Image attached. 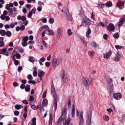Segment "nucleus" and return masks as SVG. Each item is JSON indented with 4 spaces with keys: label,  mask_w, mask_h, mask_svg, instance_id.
Returning <instances> with one entry per match:
<instances>
[{
    "label": "nucleus",
    "mask_w": 125,
    "mask_h": 125,
    "mask_svg": "<svg viewBox=\"0 0 125 125\" xmlns=\"http://www.w3.org/2000/svg\"><path fill=\"white\" fill-rule=\"evenodd\" d=\"M90 20L86 17H83L82 20V24L80 25L81 27L83 26L86 27H88V29L86 33V37H88L91 33V30L89 26L90 25Z\"/></svg>",
    "instance_id": "f257e3e1"
},
{
    "label": "nucleus",
    "mask_w": 125,
    "mask_h": 125,
    "mask_svg": "<svg viewBox=\"0 0 125 125\" xmlns=\"http://www.w3.org/2000/svg\"><path fill=\"white\" fill-rule=\"evenodd\" d=\"M92 78L90 77H83L82 81L83 84L85 86L88 87L90 86L93 81Z\"/></svg>",
    "instance_id": "f03ea898"
},
{
    "label": "nucleus",
    "mask_w": 125,
    "mask_h": 125,
    "mask_svg": "<svg viewBox=\"0 0 125 125\" xmlns=\"http://www.w3.org/2000/svg\"><path fill=\"white\" fill-rule=\"evenodd\" d=\"M62 82L63 84L68 83L69 81V78L67 73L64 71H62Z\"/></svg>",
    "instance_id": "7ed1b4c3"
},
{
    "label": "nucleus",
    "mask_w": 125,
    "mask_h": 125,
    "mask_svg": "<svg viewBox=\"0 0 125 125\" xmlns=\"http://www.w3.org/2000/svg\"><path fill=\"white\" fill-rule=\"evenodd\" d=\"M62 61V59L59 57L54 58L52 60V66L53 67L58 66Z\"/></svg>",
    "instance_id": "20e7f679"
},
{
    "label": "nucleus",
    "mask_w": 125,
    "mask_h": 125,
    "mask_svg": "<svg viewBox=\"0 0 125 125\" xmlns=\"http://www.w3.org/2000/svg\"><path fill=\"white\" fill-rule=\"evenodd\" d=\"M92 112L90 111H88L87 114V125H90L92 117Z\"/></svg>",
    "instance_id": "39448f33"
},
{
    "label": "nucleus",
    "mask_w": 125,
    "mask_h": 125,
    "mask_svg": "<svg viewBox=\"0 0 125 125\" xmlns=\"http://www.w3.org/2000/svg\"><path fill=\"white\" fill-rule=\"evenodd\" d=\"M125 21V16L120 18L119 19V21L116 24L117 25V27H118V28H120V27L123 25Z\"/></svg>",
    "instance_id": "423d86ee"
},
{
    "label": "nucleus",
    "mask_w": 125,
    "mask_h": 125,
    "mask_svg": "<svg viewBox=\"0 0 125 125\" xmlns=\"http://www.w3.org/2000/svg\"><path fill=\"white\" fill-rule=\"evenodd\" d=\"M12 55L13 56L12 59L13 60H15L16 58L19 59L21 57L20 55L18 53H17L16 51H14L12 53Z\"/></svg>",
    "instance_id": "0eeeda50"
},
{
    "label": "nucleus",
    "mask_w": 125,
    "mask_h": 125,
    "mask_svg": "<svg viewBox=\"0 0 125 125\" xmlns=\"http://www.w3.org/2000/svg\"><path fill=\"white\" fill-rule=\"evenodd\" d=\"M84 120L83 116V113L82 112L80 113L79 119V125H83Z\"/></svg>",
    "instance_id": "6e6552de"
},
{
    "label": "nucleus",
    "mask_w": 125,
    "mask_h": 125,
    "mask_svg": "<svg viewBox=\"0 0 125 125\" xmlns=\"http://www.w3.org/2000/svg\"><path fill=\"white\" fill-rule=\"evenodd\" d=\"M107 29L109 31H113L115 30V27L113 24L110 23L108 25Z\"/></svg>",
    "instance_id": "1a4fd4ad"
},
{
    "label": "nucleus",
    "mask_w": 125,
    "mask_h": 125,
    "mask_svg": "<svg viewBox=\"0 0 125 125\" xmlns=\"http://www.w3.org/2000/svg\"><path fill=\"white\" fill-rule=\"evenodd\" d=\"M113 97L116 100H119L122 97V95L120 93H116L114 94Z\"/></svg>",
    "instance_id": "9d476101"
},
{
    "label": "nucleus",
    "mask_w": 125,
    "mask_h": 125,
    "mask_svg": "<svg viewBox=\"0 0 125 125\" xmlns=\"http://www.w3.org/2000/svg\"><path fill=\"white\" fill-rule=\"evenodd\" d=\"M0 53L3 54L7 56H8L9 55V52L5 48L0 50Z\"/></svg>",
    "instance_id": "9b49d317"
},
{
    "label": "nucleus",
    "mask_w": 125,
    "mask_h": 125,
    "mask_svg": "<svg viewBox=\"0 0 125 125\" xmlns=\"http://www.w3.org/2000/svg\"><path fill=\"white\" fill-rule=\"evenodd\" d=\"M61 11L63 14L65 16H68L69 14L68 10L66 7H63V9Z\"/></svg>",
    "instance_id": "f8f14e48"
},
{
    "label": "nucleus",
    "mask_w": 125,
    "mask_h": 125,
    "mask_svg": "<svg viewBox=\"0 0 125 125\" xmlns=\"http://www.w3.org/2000/svg\"><path fill=\"white\" fill-rule=\"evenodd\" d=\"M112 54V52L111 50L108 52H106L105 53L103 54V57L104 58L106 59H109Z\"/></svg>",
    "instance_id": "ddd939ff"
},
{
    "label": "nucleus",
    "mask_w": 125,
    "mask_h": 125,
    "mask_svg": "<svg viewBox=\"0 0 125 125\" xmlns=\"http://www.w3.org/2000/svg\"><path fill=\"white\" fill-rule=\"evenodd\" d=\"M36 9L35 8H33L30 11L27 15V17L28 18H30L32 15V14H35L36 11Z\"/></svg>",
    "instance_id": "4468645a"
},
{
    "label": "nucleus",
    "mask_w": 125,
    "mask_h": 125,
    "mask_svg": "<svg viewBox=\"0 0 125 125\" xmlns=\"http://www.w3.org/2000/svg\"><path fill=\"white\" fill-rule=\"evenodd\" d=\"M125 1L123 2L121 0H119L117 3L116 6L121 9L123 8H121L120 7L123 6L124 5Z\"/></svg>",
    "instance_id": "2eb2a0df"
},
{
    "label": "nucleus",
    "mask_w": 125,
    "mask_h": 125,
    "mask_svg": "<svg viewBox=\"0 0 125 125\" xmlns=\"http://www.w3.org/2000/svg\"><path fill=\"white\" fill-rule=\"evenodd\" d=\"M8 11L9 12V15L12 17H14L16 15V13L12 10V8H10Z\"/></svg>",
    "instance_id": "dca6fc26"
},
{
    "label": "nucleus",
    "mask_w": 125,
    "mask_h": 125,
    "mask_svg": "<svg viewBox=\"0 0 125 125\" xmlns=\"http://www.w3.org/2000/svg\"><path fill=\"white\" fill-rule=\"evenodd\" d=\"M91 45L94 47L95 49L99 47L98 45L95 42H91L90 43Z\"/></svg>",
    "instance_id": "f3484780"
},
{
    "label": "nucleus",
    "mask_w": 125,
    "mask_h": 125,
    "mask_svg": "<svg viewBox=\"0 0 125 125\" xmlns=\"http://www.w3.org/2000/svg\"><path fill=\"white\" fill-rule=\"evenodd\" d=\"M58 101V99L57 96H54V108L56 110L57 109V102Z\"/></svg>",
    "instance_id": "a211bd4d"
},
{
    "label": "nucleus",
    "mask_w": 125,
    "mask_h": 125,
    "mask_svg": "<svg viewBox=\"0 0 125 125\" xmlns=\"http://www.w3.org/2000/svg\"><path fill=\"white\" fill-rule=\"evenodd\" d=\"M65 119V116H63L61 115L58 120L59 123H60L61 122L64 121Z\"/></svg>",
    "instance_id": "6ab92c4d"
},
{
    "label": "nucleus",
    "mask_w": 125,
    "mask_h": 125,
    "mask_svg": "<svg viewBox=\"0 0 125 125\" xmlns=\"http://www.w3.org/2000/svg\"><path fill=\"white\" fill-rule=\"evenodd\" d=\"M121 57L120 55L118 53L116 54L114 59V61L115 62H118L119 61V58Z\"/></svg>",
    "instance_id": "aec40b11"
},
{
    "label": "nucleus",
    "mask_w": 125,
    "mask_h": 125,
    "mask_svg": "<svg viewBox=\"0 0 125 125\" xmlns=\"http://www.w3.org/2000/svg\"><path fill=\"white\" fill-rule=\"evenodd\" d=\"M44 32L49 35H54V33L53 31H52L50 30L47 29L44 31Z\"/></svg>",
    "instance_id": "412c9836"
},
{
    "label": "nucleus",
    "mask_w": 125,
    "mask_h": 125,
    "mask_svg": "<svg viewBox=\"0 0 125 125\" xmlns=\"http://www.w3.org/2000/svg\"><path fill=\"white\" fill-rule=\"evenodd\" d=\"M34 100V98L32 96V95H30L29 99V103L30 105H31L32 103H33V101Z\"/></svg>",
    "instance_id": "4be33fe9"
},
{
    "label": "nucleus",
    "mask_w": 125,
    "mask_h": 125,
    "mask_svg": "<svg viewBox=\"0 0 125 125\" xmlns=\"http://www.w3.org/2000/svg\"><path fill=\"white\" fill-rule=\"evenodd\" d=\"M3 38H0V47H1L4 45V43L3 42Z\"/></svg>",
    "instance_id": "5701e85b"
},
{
    "label": "nucleus",
    "mask_w": 125,
    "mask_h": 125,
    "mask_svg": "<svg viewBox=\"0 0 125 125\" xmlns=\"http://www.w3.org/2000/svg\"><path fill=\"white\" fill-rule=\"evenodd\" d=\"M62 31L60 27L58 28L55 31V34H62Z\"/></svg>",
    "instance_id": "b1692460"
},
{
    "label": "nucleus",
    "mask_w": 125,
    "mask_h": 125,
    "mask_svg": "<svg viewBox=\"0 0 125 125\" xmlns=\"http://www.w3.org/2000/svg\"><path fill=\"white\" fill-rule=\"evenodd\" d=\"M75 110L74 106V105H73V108L72 110L71 114L72 116L73 117H74L75 116Z\"/></svg>",
    "instance_id": "393cba45"
},
{
    "label": "nucleus",
    "mask_w": 125,
    "mask_h": 125,
    "mask_svg": "<svg viewBox=\"0 0 125 125\" xmlns=\"http://www.w3.org/2000/svg\"><path fill=\"white\" fill-rule=\"evenodd\" d=\"M15 108L17 110H19L23 108V106L21 105L16 104L15 105Z\"/></svg>",
    "instance_id": "a878e982"
},
{
    "label": "nucleus",
    "mask_w": 125,
    "mask_h": 125,
    "mask_svg": "<svg viewBox=\"0 0 125 125\" xmlns=\"http://www.w3.org/2000/svg\"><path fill=\"white\" fill-rule=\"evenodd\" d=\"M67 109L65 108L62 111V114L61 115L63 116H65V115H66L67 112Z\"/></svg>",
    "instance_id": "bb28decb"
},
{
    "label": "nucleus",
    "mask_w": 125,
    "mask_h": 125,
    "mask_svg": "<svg viewBox=\"0 0 125 125\" xmlns=\"http://www.w3.org/2000/svg\"><path fill=\"white\" fill-rule=\"evenodd\" d=\"M98 4L99 7L102 9L104 8L105 5V4H104L101 2H99Z\"/></svg>",
    "instance_id": "cd10ccee"
},
{
    "label": "nucleus",
    "mask_w": 125,
    "mask_h": 125,
    "mask_svg": "<svg viewBox=\"0 0 125 125\" xmlns=\"http://www.w3.org/2000/svg\"><path fill=\"white\" fill-rule=\"evenodd\" d=\"M36 119L35 117H33L31 120L32 123L31 125H36Z\"/></svg>",
    "instance_id": "c85d7f7f"
},
{
    "label": "nucleus",
    "mask_w": 125,
    "mask_h": 125,
    "mask_svg": "<svg viewBox=\"0 0 125 125\" xmlns=\"http://www.w3.org/2000/svg\"><path fill=\"white\" fill-rule=\"evenodd\" d=\"M47 100L46 99H44L42 102V105L43 106H45L47 104Z\"/></svg>",
    "instance_id": "c756f323"
},
{
    "label": "nucleus",
    "mask_w": 125,
    "mask_h": 125,
    "mask_svg": "<svg viewBox=\"0 0 125 125\" xmlns=\"http://www.w3.org/2000/svg\"><path fill=\"white\" fill-rule=\"evenodd\" d=\"M52 114L51 113L50 114V117L49 120V125H52Z\"/></svg>",
    "instance_id": "7c9ffc66"
},
{
    "label": "nucleus",
    "mask_w": 125,
    "mask_h": 125,
    "mask_svg": "<svg viewBox=\"0 0 125 125\" xmlns=\"http://www.w3.org/2000/svg\"><path fill=\"white\" fill-rule=\"evenodd\" d=\"M45 74V73L44 72L41 71L38 73V76L39 77H42Z\"/></svg>",
    "instance_id": "2f4dec72"
},
{
    "label": "nucleus",
    "mask_w": 125,
    "mask_h": 125,
    "mask_svg": "<svg viewBox=\"0 0 125 125\" xmlns=\"http://www.w3.org/2000/svg\"><path fill=\"white\" fill-rule=\"evenodd\" d=\"M30 86L28 84L26 85V87L25 88V91L27 92H29L30 91Z\"/></svg>",
    "instance_id": "473e14b6"
},
{
    "label": "nucleus",
    "mask_w": 125,
    "mask_h": 125,
    "mask_svg": "<svg viewBox=\"0 0 125 125\" xmlns=\"http://www.w3.org/2000/svg\"><path fill=\"white\" fill-rule=\"evenodd\" d=\"M105 5L106 7H109L112 6V2L110 1H108L105 4Z\"/></svg>",
    "instance_id": "72a5a7b5"
},
{
    "label": "nucleus",
    "mask_w": 125,
    "mask_h": 125,
    "mask_svg": "<svg viewBox=\"0 0 125 125\" xmlns=\"http://www.w3.org/2000/svg\"><path fill=\"white\" fill-rule=\"evenodd\" d=\"M56 37L57 39H60L62 37V34H55Z\"/></svg>",
    "instance_id": "f704fd0d"
},
{
    "label": "nucleus",
    "mask_w": 125,
    "mask_h": 125,
    "mask_svg": "<svg viewBox=\"0 0 125 125\" xmlns=\"http://www.w3.org/2000/svg\"><path fill=\"white\" fill-rule=\"evenodd\" d=\"M94 52L92 51H89L88 52V54L90 56L93 57L94 53Z\"/></svg>",
    "instance_id": "c9c22d12"
},
{
    "label": "nucleus",
    "mask_w": 125,
    "mask_h": 125,
    "mask_svg": "<svg viewBox=\"0 0 125 125\" xmlns=\"http://www.w3.org/2000/svg\"><path fill=\"white\" fill-rule=\"evenodd\" d=\"M28 40V37L27 36H26L24 37H22V41L26 42Z\"/></svg>",
    "instance_id": "e433bc0d"
},
{
    "label": "nucleus",
    "mask_w": 125,
    "mask_h": 125,
    "mask_svg": "<svg viewBox=\"0 0 125 125\" xmlns=\"http://www.w3.org/2000/svg\"><path fill=\"white\" fill-rule=\"evenodd\" d=\"M71 121V118L70 117H68L67 118V120L66 121V123L65 124V125H66V124L67 125H69Z\"/></svg>",
    "instance_id": "4c0bfd02"
},
{
    "label": "nucleus",
    "mask_w": 125,
    "mask_h": 125,
    "mask_svg": "<svg viewBox=\"0 0 125 125\" xmlns=\"http://www.w3.org/2000/svg\"><path fill=\"white\" fill-rule=\"evenodd\" d=\"M6 32L4 30H1L0 31V34L2 36H5L6 35Z\"/></svg>",
    "instance_id": "58836bf2"
},
{
    "label": "nucleus",
    "mask_w": 125,
    "mask_h": 125,
    "mask_svg": "<svg viewBox=\"0 0 125 125\" xmlns=\"http://www.w3.org/2000/svg\"><path fill=\"white\" fill-rule=\"evenodd\" d=\"M31 108L34 110H36L38 108L39 106L38 105L36 106L35 105H32L31 106Z\"/></svg>",
    "instance_id": "ea45409f"
},
{
    "label": "nucleus",
    "mask_w": 125,
    "mask_h": 125,
    "mask_svg": "<svg viewBox=\"0 0 125 125\" xmlns=\"http://www.w3.org/2000/svg\"><path fill=\"white\" fill-rule=\"evenodd\" d=\"M29 60L30 62H34V57H33L30 56L29 57Z\"/></svg>",
    "instance_id": "a19ab883"
},
{
    "label": "nucleus",
    "mask_w": 125,
    "mask_h": 125,
    "mask_svg": "<svg viewBox=\"0 0 125 125\" xmlns=\"http://www.w3.org/2000/svg\"><path fill=\"white\" fill-rule=\"evenodd\" d=\"M113 80L111 78H108L107 80H106V81L107 83L108 84L109 83H112Z\"/></svg>",
    "instance_id": "79ce46f5"
},
{
    "label": "nucleus",
    "mask_w": 125,
    "mask_h": 125,
    "mask_svg": "<svg viewBox=\"0 0 125 125\" xmlns=\"http://www.w3.org/2000/svg\"><path fill=\"white\" fill-rule=\"evenodd\" d=\"M103 119L104 120L107 121L109 119V117L108 115H105L104 116Z\"/></svg>",
    "instance_id": "37998d69"
},
{
    "label": "nucleus",
    "mask_w": 125,
    "mask_h": 125,
    "mask_svg": "<svg viewBox=\"0 0 125 125\" xmlns=\"http://www.w3.org/2000/svg\"><path fill=\"white\" fill-rule=\"evenodd\" d=\"M113 37L114 38L116 39H117L119 37V35L118 33L114 34L113 35Z\"/></svg>",
    "instance_id": "c03bdc74"
},
{
    "label": "nucleus",
    "mask_w": 125,
    "mask_h": 125,
    "mask_svg": "<svg viewBox=\"0 0 125 125\" xmlns=\"http://www.w3.org/2000/svg\"><path fill=\"white\" fill-rule=\"evenodd\" d=\"M6 34L7 36L10 37L11 35V33L10 31H8L6 32Z\"/></svg>",
    "instance_id": "a18cd8bd"
},
{
    "label": "nucleus",
    "mask_w": 125,
    "mask_h": 125,
    "mask_svg": "<svg viewBox=\"0 0 125 125\" xmlns=\"http://www.w3.org/2000/svg\"><path fill=\"white\" fill-rule=\"evenodd\" d=\"M109 89L111 92H112L114 89L113 85L112 84L111 85L109 86Z\"/></svg>",
    "instance_id": "49530a36"
},
{
    "label": "nucleus",
    "mask_w": 125,
    "mask_h": 125,
    "mask_svg": "<svg viewBox=\"0 0 125 125\" xmlns=\"http://www.w3.org/2000/svg\"><path fill=\"white\" fill-rule=\"evenodd\" d=\"M51 90L52 91V94H54L55 92V88L54 86H52L51 87Z\"/></svg>",
    "instance_id": "de8ad7c7"
},
{
    "label": "nucleus",
    "mask_w": 125,
    "mask_h": 125,
    "mask_svg": "<svg viewBox=\"0 0 125 125\" xmlns=\"http://www.w3.org/2000/svg\"><path fill=\"white\" fill-rule=\"evenodd\" d=\"M115 47L117 50H118L121 49L123 47L120 45H115Z\"/></svg>",
    "instance_id": "09e8293b"
},
{
    "label": "nucleus",
    "mask_w": 125,
    "mask_h": 125,
    "mask_svg": "<svg viewBox=\"0 0 125 125\" xmlns=\"http://www.w3.org/2000/svg\"><path fill=\"white\" fill-rule=\"evenodd\" d=\"M49 21L50 23H53L54 21V19L52 18H51L49 19Z\"/></svg>",
    "instance_id": "8fccbe9b"
},
{
    "label": "nucleus",
    "mask_w": 125,
    "mask_h": 125,
    "mask_svg": "<svg viewBox=\"0 0 125 125\" xmlns=\"http://www.w3.org/2000/svg\"><path fill=\"white\" fill-rule=\"evenodd\" d=\"M67 33L68 35L69 36H70L72 34V32L71 31V30L69 29L67 30Z\"/></svg>",
    "instance_id": "3c124183"
},
{
    "label": "nucleus",
    "mask_w": 125,
    "mask_h": 125,
    "mask_svg": "<svg viewBox=\"0 0 125 125\" xmlns=\"http://www.w3.org/2000/svg\"><path fill=\"white\" fill-rule=\"evenodd\" d=\"M27 78L29 79V80H31L33 79V77L31 74H29L27 76Z\"/></svg>",
    "instance_id": "603ef678"
},
{
    "label": "nucleus",
    "mask_w": 125,
    "mask_h": 125,
    "mask_svg": "<svg viewBox=\"0 0 125 125\" xmlns=\"http://www.w3.org/2000/svg\"><path fill=\"white\" fill-rule=\"evenodd\" d=\"M28 83L30 84L32 83L33 84H35V81L34 80H29Z\"/></svg>",
    "instance_id": "864d4df0"
},
{
    "label": "nucleus",
    "mask_w": 125,
    "mask_h": 125,
    "mask_svg": "<svg viewBox=\"0 0 125 125\" xmlns=\"http://www.w3.org/2000/svg\"><path fill=\"white\" fill-rule=\"evenodd\" d=\"M14 62V63L15 65H18L19 63V62L17 60H16V59L13 60Z\"/></svg>",
    "instance_id": "5fc2aeb1"
},
{
    "label": "nucleus",
    "mask_w": 125,
    "mask_h": 125,
    "mask_svg": "<svg viewBox=\"0 0 125 125\" xmlns=\"http://www.w3.org/2000/svg\"><path fill=\"white\" fill-rule=\"evenodd\" d=\"M47 93V91H45L43 93L42 97L43 98H44L46 97V94Z\"/></svg>",
    "instance_id": "6e6d98bb"
},
{
    "label": "nucleus",
    "mask_w": 125,
    "mask_h": 125,
    "mask_svg": "<svg viewBox=\"0 0 125 125\" xmlns=\"http://www.w3.org/2000/svg\"><path fill=\"white\" fill-rule=\"evenodd\" d=\"M22 45L23 46H26L27 45V43L26 42L22 41Z\"/></svg>",
    "instance_id": "4d7b16f0"
},
{
    "label": "nucleus",
    "mask_w": 125,
    "mask_h": 125,
    "mask_svg": "<svg viewBox=\"0 0 125 125\" xmlns=\"http://www.w3.org/2000/svg\"><path fill=\"white\" fill-rule=\"evenodd\" d=\"M13 85L14 86L16 87L18 86V83L17 82H14L13 83Z\"/></svg>",
    "instance_id": "13d9d810"
},
{
    "label": "nucleus",
    "mask_w": 125,
    "mask_h": 125,
    "mask_svg": "<svg viewBox=\"0 0 125 125\" xmlns=\"http://www.w3.org/2000/svg\"><path fill=\"white\" fill-rule=\"evenodd\" d=\"M22 69V67L21 66L19 67L18 68L17 70L18 72H20Z\"/></svg>",
    "instance_id": "bf43d9fd"
},
{
    "label": "nucleus",
    "mask_w": 125,
    "mask_h": 125,
    "mask_svg": "<svg viewBox=\"0 0 125 125\" xmlns=\"http://www.w3.org/2000/svg\"><path fill=\"white\" fill-rule=\"evenodd\" d=\"M19 114V112L18 111H16L14 112V114L15 116H18Z\"/></svg>",
    "instance_id": "052dcab7"
},
{
    "label": "nucleus",
    "mask_w": 125,
    "mask_h": 125,
    "mask_svg": "<svg viewBox=\"0 0 125 125\" xmlns=\"http://www.w3.org/2000/svg\"><path fill=\"white\" fill-rule=\"evenodd\" d=\"M80 38L81 40V41L83 43V45H86V44L84 40L81 38Z\"/></svg>",
    "instance_id": "680f3d73"
},
{
    "label": "nucleus",
    "mask_w": 125,
    "mask_h": 125,
    "mask_svg": "<svg viewBox=\"0 0 125 125\" xmlns=\"http://www.w3.org/2000/svg\"><path fill=\"white\" fill-rule=\"evenodd\" d=\"M68 16H67V20H69V21H72V17L71 16L69 15L68 16Z\"/></svg>",
    "instance_id": "e2e57ef3"
},
{
    "label": "nucleus",
    "mask_w": 125,
    "mask_h": 125,
    "mask_svg": "<svg viewBox=\"0 0 125 125\" xmlns=\"http://www.w3.org/2000/svg\"><path fill=\"white\" fill-rule=\"evenodd\" d=\"M25 87V85L24 84H21L20 86V88L21 89H24Z\"/></svg>",
    "instance_id": "0e129e2a"
},
{
    "label": "nucleus",
    "mask_w": 125,
    "mask_h": 125,
    "mask_svg": "<svg viewBox=\"0 0 125 125\" xmlns=\"http://www.w3.org/2000/svg\"><path fill=\"white\" fill-rule=\"evenodd\" d=\"M22 102L23 104H28L27 101L26 100H23Z\"/></svg>",
    "instance_id": "69168bd1"
},
{
    "label": "nucleus",
    "mask_w": 125,
    "mask_h": 125,
    "mask_svg": "<svg viewBox=\"0 0 125 125\" xmlns=\"http://www.w3.org/2000/svg\"><path fill=\"white\" fill-rule=\"evenodd\" d=\"M27 115V113H24L23 115V116L24 118L26 119V118Z\"/></svg>",
    "instance_id": "338daca9"
},
{
    "label": "nucleus",
    "mask_w": 125,
    "mask_h": 125,
    "mask_svg": "<svg viewBox=\"0 0 125 125\" xmlns=\"http://www.w3.org/2000/svg\"><path fill=\"white\" fill-rule=\"evenodd\" d=\"M45 65L46 67H48L50 65V63L48 62H46L45 63Z\"/></svg>",
    "instance_id": "774afa93"
}]
</instances>
